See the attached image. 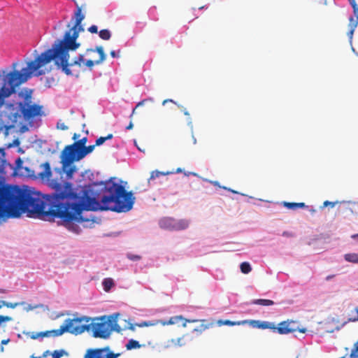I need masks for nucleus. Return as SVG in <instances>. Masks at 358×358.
I'll return each mask as SVG.
<instances>
[{"label":"nucleus","instance_id":"f257e3e1","mask_svg":"<svg viewBox=\"0 0 358 358\" xmlns=\"http://www.w3.org/2000/svg\"><path fill=\"white\" fill-rule=\"evenodd\" d=\"M55 189L52 194L22 190L17 186L0 183V224L10 217H17L21 213L28 217L45 221L60 219L69 230L80 232V227L74 222H83V210H112L119 212V184L109 182L101 187L99 192L90 197L86 194L80 196L74 192L71 184L64 185L52 182ZM88 220H85L87 221Z\"/></svg>","mask_w":358,"mask_h":358},{"label":"nucleus","instance_id":"f03ea898","mask_svg":"<svg viewBox=\"0 0 358 358\" xmlns=\"http://www.w3.org/2000/svg\"><path fill=\"white\" fill-rule=\"evenodd\" d=\"M85 15L82 13L80 7L77 8L74 13L75 23L71 29L67 31L62 40H57L52 45V48L38 55L34 61L27 63V66L23 68L20 71L14 70L8 73L3 71V85L0 88V109L5 103V99L14 94L16 88L21 84L25 83L31 75L38 71L36 75L41 76L44 73L39 71L40 68L55 60V65L61 69L67 76H72L73 73L71 68L78 66L88 67L92 70L94 64H99L106 59V55L102 46H97L95 49H87V52H97L99 58L97 60L92 59L85 62L83 55H79L71 62L69 60V51L76 50L80 45L76 42L79 33L84 31L81 22L84 20Z\"/></svg>","mask_w":358,"mask_h":358},{"label":"nucleus","instance_id":"7ed1b4c3","mask_svg":"<svg viewBox=\"0 0 358 358\" xmlns=\"http://www.w3.org/2000/svg\"><path fill=\"white\" fill-rule=\"evenodd\" d=\"M31 103V93L26 94L24 102L7 105V108L10 110L8 117L13 122L15 123L22 117L25 120H29L36 116L41 115L42 106Z\"/></svg>","mask_w":358,"mask_h":358},{"label":"nucleus","instance_id":"20e7f679","mask_svg":"<svg viewBox=\"0 0 358 358\" xmlns=\"http://www.w3.org/2000/svg\"><path fill=\"white\" fill-rule=\"evenodd\" d=\"M247 324H250L254 328L262 329H268L273 331H277L279 334L282 335L288 334L295 331L301 333L306 332V328L299 327L298 322L292 320L282 321L278 324V327H276L273 322L259 320H248Z\"/></svg>","mask_w":358,"mask_h":358},{"label":"nucleus","instance_id":"39448f33","mask_svg":"<svg viewBox=\"0 0 358 358\" xmlns=\"http://www.w3.org/2000/svg\"><path fill=\"white\" fill-rule=\"evenodd\" d=\"M90 321L91 318L86 316L67 319L64 324L61 326V328L64 329V333L69 332L74 335H79L85 331H90V327L92 326V324H90Z\"/></svg>","mask_w":358,"mask_h":358},{"label":"nucleus","instance_id":"423d86ee","mask_svg":"<svg viewBox=\"0 0 358 358\" xmlns=\"http://www.w3.org/2000/svg\"><path fill=\"white\" fill-rule=\"evenodd\" d=\"M90 324H92L90 331L94 338L106 339L113 329L111 321L106 316L93 319L92 322H90Z\"/></svg>","mask_w":358,"mask_h":358},{"label":"nucleus","instance_id":"0eeeda50","mask_svg":"<svg viewBox=\"0 0 358 358\" xmlns=\"http://www.w3.org/2000/svg\"><path fill=\"white\" fill-rule=\"evenodd\" d=\"M87 141V137H83V138L74 142L73 144L66 145L64 148L60 157L61 162L64 169L73 163V158L79 153V150H81L85 146Z\"/></svg>","mask_w":358,"mask_h":358},{"label":"nucleus","instance_id":"6e6552de","mask_svg":"<svg viewBox=\"0 0 358 358\" xmlns=\"http://www.w3.org/2000/svg\"><path fill=\"white\" fill-rule=\"evenodd\" d=\"M159 224L161 228L171 230H184L189 227V221L187 220H175L172 217H164L160 220Z\"/></svg>","mask_w":358,"mask_h":358},{"label":"nucleus","instance_id":"1a4fd4ad","mask_svg":"<svg viewBox=\"0 0 358 358\" xmlns=\"http://www.w3.org/2000/svg\"><path fill=\"white\" fill-rule=\"evenodd\" d=\"M120 353L110 352L108 346L101 348L87 349L83 358H117Z\"/></svg>","mask_w":358,"mask_h":358},{"label":"nucleus","instance_id":"9d476101","mask_svg":"<svg viewBox=\"0 0 358 358\" xmlns=\"http://www.w3.org/2000/svg\"><path fill=\"white\" fill-rule=\"evenodd\" d=\"M41 166L43 167V171L38 173V176L43 180L49 181L52 176L50 164L45 162Z\"/></svg>","mask_w":358,"mask_h":358},{"label":"nucleus","instance_id":"9b49d317","mask_svg":"<svg viewBox=\"0 0 358 358\" xmlns=\"http://www.w3.org/2000/svg\"><path fill=\"white\" fill-rule=\"evenodd\" d=\"M95 147V145L85 146L81 150H79V153L73 158V162L83 159L87 155L91 153Z\"/></svg>","mask_w":358,"mask_h":358},{"label":"nucleus","instance_id":"f8f14e48","mask_svg":"<svg viewBox=\"0 0 358 358\" xmlns=\"http://www.w3.org/2000/svg\"><path fill=\"white\" fill-rule=\"evenodd\" d=\"M64 334V329L60 327L58 329H53L50 331L39 332L40 337H48V336H59Z\"/></svg>","mask_w":358,"mask_h":358},{"label":"nucleus","instance_id":"ddd939ff","mask_svg":"<svg viewBox=\"0 0 358 358\" xmlns=\"http://www.w3.org/2000/svg\"><path fill=\"white\" fill-rule=\"evenodd\" d=\"M184 320L185 318L182 315H176L170 317L169 320H159L157 323H159L163 326H166L176 324Z\"/></svg>","mask_w":358,"mask_h":358},{"label":"nucleus","instance_id":"4468645a","mask_svg":"<svg viewBox=\"0 0 358 358\" xmlns=\"http://www.w3.org/2000/svg\"><path fill=\"white\" fill-rule=\"evenodd\" d=\"M217 324L219 326H222V325H228V326H236V325H244V324H246L248 323V320H241V321H238V322H232V321H230L229 320H220L217 321Z\"/></svg>","mask_w":358,"mask_h":358},{"label":"nucleus","instance_id":"2eb2a0df","mask_svg":"<svg viewBox=\"0 0 358 358\" xmlns=\"http://www.w3.org/2000/svg\"><path fill=\"white\" fill-rule=\"evenodd\" d=\"M357 25H358L357 20H354V17H350L349 18V24H348L350 30L348 33V36L350 40L352 38L354 31L355 30V28L357 27Z\"/></svg>","mask_w":358,"mask_h":358},{"label":"nucleus","instance_id":"dca6fc26","mask_svg":"<svg viewBox=\"0 0 358 358\" xmlns=\"http://www.w3.org/2000/svg\"><path fill=\"white\" fill-rule=\"evenodd\" d=\"M201 325L199 327L195 328L194 329V331H197V332L201 333L202 331H203L210 327H213L215 325L214 322H207L206 320H201Z\"/></svg>","mask_w":358,"mask_h":358},{"label":"nucleus","instance_id":"f3484780","mask_svg":"<svg viewBox=\"0 0 358 358\" xmlns=\"http://www.w3.org/2000/svg\"><path fill=\"white\" fill-rule=\"evenodd\" d=\"M348 322H357L358 321V307L352 308L348 314Z\"/></svg>","mask_w":358,"mask_h":358},{"label":"nucleus","instance_id":"a211bd4d","mask_svg":"<svg viewBox=\"0 0 358 358\" xmlns=\"http://www.w3.org/2000/svg\"><path fill=\"white\" fill-rule=\"evenodd\" d=\"M187 337H189V335L185 334L180 338H178L176 339H171V341L174 345L181 347V346L185 345L187 344V341H185V338Z\"/></svg>","mask_w":358,"mask_h":358},{"label":"nucleus","instance_id":"6ab92c4d","mask_svg":"<svg viewBox=\"0 0 358 358\" xmlns=\"http://www.w3.org/2000/svg\"><path fill=\"white\" fill-rule=\"evenodd\" d=\"M345 261L354 264H358V253H348L344 255Z\"/></svg>","mask_w":358,"mask_h":358},{"label":"nucleus","instance_id":"aec40b11","mask_svg":"<svg viewBox=\"0 0 358 358\" xmlns=\"http://www.w3.org/2000/svg\"><path fill=\"white\" fill-rule=\"evenodd\" d=\"M254 304L260 305L263 306H269L274 304V302L270 299H259L253 301Z\"/></svg>","mask_w":358,"mask_h":358},{"label":"nucleus","instance_id":"412c9836","mask_svg":"<svg viewBox=\"0 0 358 358\" xmlns=\"http://www.w3.org/2000/svg\"><path fill=\"white\" fill-rule=\"evenodd\" d=\"M174 173L173 171L162 172V171H153L150 173V177L148 179V182H150L151 180H154L157 178H159L161 176H165V175H168V174H171V173Z\"/></svg>","mask_w":358,"mask_h":358},{"label":"nucleus","instance_id":"4be33fe9","mask_svg":"<svg viewBox=\"0 0 358 358\" xmlns=\"http://www.w3.org/2000/svg\"><path fill=\"white\" fill-rule=\"evenodd\" d=\"M102 285L105 291H109L111 287L114 285V282L112 278H108L103 280Z\"/></svg>","mask_w":358,"mask_h":358},{"label":"nucleus","instance_id":"5701e85b","mask_svg":"<svg viewBox=\"0 0 358 358\" xmlns=\"http://www.w3.org/2000/svg\"><path fill=\"white\" fill-rule=\"evenodd\" d=\"M240 268H241V272L244 274H248L252 271L250 264L247 262H244L241 263V266H240Z\"/></svg>","mask_w":358,"mask_h":358},{"label":"nucleus","instance_id":"b1692460","mask_svg":"<svg viewBox=\"0 0 358 358\" xmlns=\"http://www.w3.org/2000/svg\"><path fill=\"white\" fill-rule=\"evenodd\" d=\"M141 347V345L137 341L131 339L129 341V342L126 345V348L127 350H132V349H136L139 348Z\"/></svg>","mask_w":358,"mask_h":358},{"label":"nucleus","instance_id":"393cba45","mask_svg":"<svg viewBox=\"0 0 358 358\" xmlns=\"http://www.w3.org/2000/svg\"><path fill=\"white\" fill-rule=\"evenodd\" d=\"M113 134H108L105 137H103V136H101L99 138H98L96 140V142H95V146H99L101 145H102L103 143H105V141L106 140H110L111 138H113Z\"/></svg>","mask_w":358,"mask_h":358},{"label":"nucleus","instance_id":"a878e982","mask_svg":"<svg viewBox=\"0 0 358 358\" xmlns=\"http://www.w3.org/2000/svg\"><path fill=\"white\" fill-rule=\"evenodd\" d=\"M99 37L103 40H109L111 36L110 32L108 29H101L99 32Z\"/></svg>","mask_w":358,"mask_h":358},{"label":"nucleus","instance_id":"bb28decb","mask_svg":"<svg viewBox=\"0 0 358 358\" xmlns=\"http://www.w3.org/2000/svg\"><path fill=\"white\" fill-rule=\"evenodd\" d=\"M350 358H358V341L354 344V346L350 354Z\"/></svg>","mask_w":358,"mask_h":358},{"label":"nucleus","instance_id":"cd10ccee","mask_svg":"<svg viewBox=\"0 0 358 358\" xmlns=\"http://www.w3.org/2000/svg\"><path fill=\"white\" fill-rule=\"evenodd\" d=\"M152 101V99H144V100H143V101H141L138 102V103H137V105L136 106V107L133 109L132 113H131V115H130V118H131V117H132V116L134 115V114L135 113V111H136V108H138L139 106H143V105L144 104V103H145V102H146V101Z\"/></svg>","mask_w":358,"mask_h":358},{"label":"nucleus","instance_id":"c85d7f7f","mask_svg":"<svg viewBox=\"0 0 358 358\" xmlns=\"http://www.w3.org/2000/svg\"><path fill=\"white\" fill-rule=\"evenodd\" d=\"M57 129L60 130H67L69 127L64 124V122H62V120H59L57 123Z\"/></svg>","mask_w":358,"mask_h":358},{"label":"nucleus","instance_id":"c756f323","mask_svg":"<svg viewBox=\"0 0 358 358\" xmlns=\"http://www.w3.org/2000/svg\"><path fill=\"white\" fill-rule=\"evenodd\" d=\"M24 303V302H21V303H8V302H5L4 303V306H6L7 308H15V307H17V306H18L20 305H22Z\"/></svg>","mask_w":358,"mask_h":358},{"label":"nucleus","instance_id":"7c9ffc66","mask_svg":"<svg viewBox=\"0 0 358 358\" xmlns=\"http://www.w3.org/2000/svg\"><path fill=\"white\" fill-rule=\"evenodd\" d=\"M284 206L287 207L289 209H296V203H291V202H284L283 203Z\"/></svg>","mask_w":358,"mask_h":358},{"label":"nucleus","instance_id":"2f4dec72","mask_svg":"<svg viewBox=\"0 0 358 358\" xmlns=\"http://www.w3.org/2000/svg\"><path fill=\"white\" fill-rule=\"evenodd\" d=\"M63 354V350H55L52 352V356L53 358H60L61 357H62Z\"/></svg>","mask_w":358,"mask_h":358},{"label":"nucleus","instance_id":"473e14b6","mask_svg":"<svg viewBox=\"0 0 358 358\" xmlns=\"http://www.w3.org/2000/svg\"><path fill=\"white\" fill-rule=\"evenodd\" d=\"M12 320V317L9 316L0 315V325L4 322H9Z\"/></svg>","mask_w":358,"mask_h":358},{"label":"nucleus","instance_id":"72a5a7b5","mask_svg":"<svg viewBox=\"0 0 358 358\" xmlns=\"http://www.w3.org/2000/svg\"><path fill=\"white\" fill-rule=\"evenodd\" d=\"M184 321H185V322L183 323L182 327H185L187 326V322L188 323H195V322H199V320H196V319H192V320L185 319Z\"/></svg>","mask_w":358,"mask_h":358},{"label":"nucleus","instance_id":"f704fd0d","mask_svg":"<svg viewBox=\"0 0 358 358\" xmlns=\"http://www.w3.org/2000/svg\"><path fill=\"white\" fill-rule=\"evenodd\" d=\"M88 31L92 34H96L98 32V28L96 25H92L88 28Z\"/></svg>","mask_w":358,"mask_h":358},{"label":"nucleus","instance_id":"c9c22d12","mask_svg":"<svg viewBox=\"0 0 358 358\" xmlns=\"http://www.w3.org/2000/svg\"><path fill=\"white\" fill-rule=\"evenodd\" d=\"M331 206V208L334 207L335 206V203L334 202H331V201H325L324 203H323V206L322 207H327V206Z\"/></svg>","mask_w":358,"mask_h":358},{"label":"nucleus","instance_id":"e433bc0d","mask_svg":"<svg viewBox=\"0 0 358 358\" xmlns=\"http://www.w3.org/2000/svg\"><path fill=\"white\" fill-rule=\"evenodd\" d=\"M128 258L131 260L136 261L139 260L141 259V257L135 255H128Z\"/></svg>","mask_w":358,"mask_h":358},{"label":"nucleus","instance_id":"4c0bfd02","mask_svg":"<svg viewBox=\"0 0 358 358\" xmlns=\"http://www.w3.org/2000/svg\"><path fill=\"white\" fill-rule=\"evenodd\" d=\"M75 168L74 167H71L69 168V169L66 171V175L67 176L69 177H71L73 173L75 171Z\"/></svg>","mask_w":358,"mask_h":358},{"label":"nucleus","instance_id":"58836bf2","mask_svg":"<svg viewBox=\"0 0 358 358\" xmlns=\"http://www.w3.org/2000/svg\"><path fill=\"white\" fill-rule=\"evenodd\" d=\"M282 235L285 237H293L294 236V234L290 231H284Z\"/></svg>","mask_w":358,"mask_h":358},{"label":"nucleus","instance_id":"ea45409f","mask_svg":"<svg viewBox=\"0 0 358 358\" xmlns=\"http://www.w3.org/2000/svg\"><path fill=\"white\" fill-rule=\"evenodd\" d=\"M40 337L39 333H34L32 332L31 335L30 336V338L32 339H37Z\"/></svg>","mask_w":358,"mask_h":358},{"label":"nucleus","instance_id":"a19ab883","mask_svg":"<svg viewBox=\"0 0 358 358\" xmlns=\"http://www.w3.org/2000/svg\"><path fill=\"white\" fill-rule=\"evenodd\" d=\"M349 2H350V4L351 5V6L352 7V8L358 6L355 0H349Z\"/></svg>","mask_w":358,"mask_h":358},{"label":"nucleus","instance_id":"79ce46f5","mask_svg":"<svg viewBox=\"0 0 358 358\" xmlns=\"http://www.w3.org/2000/svg\"><path fill=\"white\" fill-rule=\"evenodd\" d=\"M296 208L306 207V205L304 203H296Z\"/></svg>","mask_w":358,"mask_h":358},{"label":"nucleus","instance_id":"37998d69","mask_svg":"<svg viewBox=\"0 0 358 358\" xmlns=\"http://www.w3.org/2000/svg\"><path fill=\"white\" fill-rule=\"evenodd\" d=\"M9 342H10V339L7 338V339L2 340L1 342V344L6 345V344L8 343Z\"/></svg>","mask_w":358,"mask_h":358},{"label":"nucleus","instance_id":"c03bdc74","mask_svg":"<svg viewBox=\"0 0 358 358\" xmlns=\"http://www.w3.org/2000/svg\"><path fill=\"white\" fill-rule=\"evenodd\" d=\"M134 127V124L132 123V122L131 121L130 123L129 124V125L126 127V129L127 130H129V129H131Z\"/></svg>","mask_w":358,"mask_h":358},{"label":"nucleus","instance_id":"a18cd8bd","mask_svg":"<svg viewBox=\"0 0 358 358\" xmlns=\"http://www.w3.org/2000/svg\"><path fill=\"white\" fill-rule=\"evenodd\" d=\"M138 326L140 327H145V326L148 327V326H149V324L146 322H144L141 324H138Z\"/></svg>","mask_w":358,"mask_h":358},{"label":"nucleus","instance_id":"49530a36","mask_svg":"<svg viewBox=\"0 0 358 358\" xmlns=\"http://www.w3.org/2000/svg\"><path fill=\"white\" fill-rule=\"evenodd\" d=\"M168 102H173V101L172 99H165L164 101H163L162 104L165 105Z\"/></svg>","mask_w":358,"mask_h":358},{"label":"nucleus","instance_id":"de8ad7c7","mask_svg":"<svg viewBox=\"0 0 358 358\" xmlns=\"http://www.w3.org/2000/svg\"><path fill=\"white\" fill-rule=\"evenodd\" d=\"M334 276H335V275H327V276L326 277V280H329L332 279L333 278H334Z\"/></svg>","mask_w":358,"mask_h":358},{"label":"nucleus","instance_id":"09e8293b","mask_svg":"<svg viewBox=\"0 0 358 358\" xmlns=\"http://www.w3.org/2000/svg\"><path fill=\"white\" fill-rule=\"evenodd\" d=\"M5 332V326L0 325V333Z\"/></svg>","mask_w":358,"mask_h":358},{"label":"nucleus","instance_id":"8fccbe9b","mask_svg":"<svg viewBox=\"0 0 358 358\" xmlns=\"http://www.w3.org/2000/svg\"><path fill=\"white\" fill-rule=\"evenodd\" d=\"M212 184L215 186L220 187L219 185V182H217V181H212Z\"/></svg>","mask_w":358,"mask_h":358},{"label":"nucleus","instance_id":"3c124183","mask_svg":"<svg viewBox=\"0 0 358 358\" xmlns=\"http://www.w3.org/2000/svg\"><path fill=\"white\" fill-rule=\"evenodd\" d=\"M110 55H111L113 57H116L115 51L112 50V51L110 52Z\"/></svg>","mask_w":358,"mask_h":358},{"label":"nucleus","instance_id":"603ef678","mask_svg":"<svg viewBox=\"0 0 358 358\" xmlns=\"http://www.w3.org/2000/svg\"><path fill=\"white\" fill-rule=\"evenodd\" d=\"M0 153H1L3 155H5V151L3 148H0Z\"/></svg>","mask_w":358,"mask_h":358},{"label":"nucleus","instance_id":"864d4df0","mask_svg":"<svg viewBox=\"0 0 358 358\" xmlns=\"http://www.w3.org/2000/svg\"><path fill=\"white\" fill-rule=\"evenodd\" d=\"M182 172V169L180 168H178L176 173H180Z\"/></svg>","mask_w":358,"mask_h":358},{"label":"nucleus","instance_id":"5fc2aeb1","mask_svg":"<svg viewBox=\"0 0 358 358\" xmlns=\"http://www.w3.org/2000/svg\"><path fill=\"white\" fill-rule=\"evenodd\" d=\"M32 309H33V308L29 305L28 306V308H27V310H32Z\"/></svg>","mask_w":358,"mask_h":358},{"label":"nucleus","instance_id":"6e6d98bb","mask_svg":"<svg viewBox=\"0 0 358 358\" xmlns=\"http://www.w3.org/2000/svg\"><path fill=\"white\" fill-rule=\"evenodd\" d=\"M184 114L185 115H189V113L187 110H184Z\"/></svg>","mask_w":358,"mask_h":358},{"label":"nucleus","instance_id":"4d7b16f0","mask_svg":"<svg viewBox=\"0 0 358 358\" xmlns=\"http://www.w3.org/2000/svg\"><path fill=\"white\" fill-rule=\"evenodd\" d=\"M228 190L231 191V192H233L234 194H237L238 193L236 191H234V190H232V189H228Z\"/></svg>","mask_w":358,"mask_h":358},{"label":"nucleus","instance_id":"13d9d810","mask_svg":"<svg viewBox=\"0 0 358 358\" xmlns=\"http://www.w3.org/2000/svg\"><path fill=\"white\" fill-rule=\"evenodd\" d=\"M77 138V134H74L73 136V139L76 140Z\"/></svg>","mask_w":358,"mask_h":358},{"label":"nucleus","instance_id":"bf43d9fd","mask_svg":"<svg viewBox=\"0 0 358 358\" xmlns=\"http://www.w3.org/2000/svg\"><path fill=\"white\" fill-rule=\"evenodd\" d=\"M17 162H21V159L19 158V159H17Z\"/></svg>","mask_w":358,"mask_h":358},{"label":"nucleus","instance_id":"052dcab7","mask_svg":"<svg viewBox=\"0 0 358 358\" xmlns=\"http://www.w3.org/2000/svg\"><path fill=\"white\" fill-rule=\"evenodd\" d=\"M1 351H3V347H1Z\"/></svg>","mask_w":358,"mask_h":358},{"label":"nucleus","instance_id":"680f3d73","mask_svg":"<svg viewBox=\"0 0 358 358\" xmlns=\"http://www.w3.org/2000/svg\"><path fill=\"white\" fill-rule=\"evenodd\" d=\"M358 236V234L353 236V237Z\"/></svg>","mask_w":358,"mask_h":358}]
</instances>
